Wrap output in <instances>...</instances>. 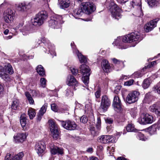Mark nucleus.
I'll use <instances>...</instances> for the list:
<instances>
[{
    "mask_svg": "<svg viewBox=\"0 0 160 160\" xmlns=\"http://www.w3.org/2000/svg\"><path fill=\"white\" fill-rule=\"evenodd\" d=\"M141 40V38L140 37L139 33L136 32L123 37L122 41L123 42L130 43L134 41H138L139 42Z\"/></svg>",
    "mask_w": 160,
    "mask_h": 160,
    "instance_id": "obj_4",
    "label": "nucleus"
},
{
    "mask_svg": "<svg viewBox=\"0 0 160 160\" xmlns=\"http://www.w3.org/2000/svg\"><path fill=\"white\" fill-rule=\"evenodd\" d=\"M153 91H157L158 94H160V86L159 87L155 86L153 88Z\"/></svg>",
    "mask_w": 160,
    "mask_h": 160,
    "instance_id": "obj_57",
    "label": "nucleus"
},
{
    "mask_svg": "<svg viewBox=\"0 0 160 160\" xmlns=\"http://www.w3.org/2000/svg\"><path fill=\"white\" fill-rule=\"evenodd\" d=\"M63 22L62 17L59 15H57L52 17L49 21V26L52 28H58Z\"/></svg>",
    "mask_w": 160,
    "mask_h": 160,
    "instance_id": "obj_6",
    "label": "nucleus"
},
{
    "mask_svg": "<svg viewBox=\"0 0 160 160\" xmlns=\"http://www.w3.org/2000/svg\"><path fill=\"white\" fill-rule=\"evenodd\" d=\"M28 114L30 119H32L35 116L36 113L35 110L32 108H29L28 111Z\"/></svg>",
    "mask_w": 160,
    "mask_h": 160,
    "instance_id": "obj_32",
    "label": "nucleus"
},
{
    "mask_svg": "<svg viewBox=\"0 0 160 160\" xmlns=\"http://www.w3.org/2000/svg\"><path fill=\"white\" fill-rule=\"evenodd\" d=\"M3 15V19L6 23H9L13 22L14 19L13 17L8 16L4 14Z\"/></svg>",
    "mask_w": 160,
    "mask_h": 160,
    "instance_id": "obj_31",
    "label": "nucleus"
},
{
    "mask_svg": "<svg viewBox=\"0 0 160 160\" xmlns=\"http://www.w3.org/2000/svg\"><path fill=\"white\" fill-rule=\"evenodd\" d=\"M81 9H78L75 14L80 16L81 14L83 12L89 14L96 10V6L92 2H86L82 3L81 6Z\"/></svg>",
    "mask_w": 160,
    "mask_h": 160,
    "instance_id": "obj_2",
    "label": "nucleus"
},
{
    "mask_svg": "<svg viewBox=\"0 0 160 160\" xmlns=\"http://www.w3.org/2000/svg\"><path fill=\"white\" fill-rule=\"evenodd\" d=\"M48 13L44 10L38 13L34 18L32 19L31 23H28L25 26L22 31V34L27 36L32 33L37 29V27L42 25L48 18Z\"/></svg>",
    "mask_w": 160,
    "mask_h": 160,
    "instance_id": "obj_1",
    "label": "nucleus"
},
{
    "mask_svg": "<svg viewBox=\"0 0 160 160\" xmlns=\"http://www.w3.org/2000/svg\"><path fill=\"white\" fill-rule=\"evenodd\" d=\"M29 5H26L24 3H21L18 5V9L20 11H24L29 9Z\"/></svg>",
    "mask_w": 160,
    "mask_h": 160,
    "instance_id": "obj_28",
    "label": "nucleus"
},
{
    "mask_svg": "<svg viewBox=\"0 0 160 160\" xmlns=\"http://www.w3.org/2000/svg\"><path fill=\"white\" fill-rule=\"evenodd\" d=\"M87 152L88 153H91L93 152V149L92 148H89L87 149Z\"/></svg>",
    "mask_w": 160,
    "mask_h": 160,
    "instance_id": "obj_60",
    "label": "nucleus"
},
{
    "mask_svg": "<svg viewBox=\"0 0 160 160\" xmlns=\"http://www.w3.org/2000/svg\"><path fill=\"white\" fill-rule=\"evenodd\" d=\"M126 130L128 132H136L137 131V130L134 128L133 125L132 124H128L126 127Z\"/></svg>",
    "mask_w": 160,
    "mask_h": 160,
    "instance_id": "obj_34",
    "label": "nucleus"
},
{
    "mask_svg": "<svg viewBox=\"0 0 160 160\" xmlns=\"http://www.w3.org/2000/svg\"><path fill=\"white\" fill-rule=\"evenodd\" d=\"M112 106L114 110L117 112H120L122 110V105L119 97L115 96L113 98Z\"/></svg>",
    "mask_w": 160,
    "mask_h": 160,
    "instance_id": "obj_11",
    "label": "nucleus"
},
{
    "mask_svg": "<svg viewBox=\"0 0 160 160\" xmlns=\"http://www.w3.org/2000/svg\"><path fill=\"white\" fill-rule=\"evenodd\" d=\"M25 95L29 101V103L30 104H33L34 103V101L29 93L28 92H25Z\"/></svg>",
    "mask_w": 160,
    "mask_h": 160,
    "instance_id": "obj_35",
    "label": "nucleus"
},
{
    "mask_svg": "<svg viewBox=\"0 0 160 160\" xmlns=\"http://www.w3.org/2000/svg\"><path fill=\"white\" fill-rule=\"evenodd\" d=\"M150 85V82L148 79H145L142 84V86L144 89L148 88Z\"/></svg>",
    "mask_w": 160,
    "mask_h": 160,
    "instance_id": "obj_38",
    "label": "nucleus"
},
{
    "mask_svg": "<svg viewBox=\"0 0 160 160\" xmlns=\"http://www.w3.org/2000/svg\"><path fill=\"white\" fill-rule=\"evenodd\" d=\"M148 5L151 7H155L159 4V2L157 0H146Z\"/></svg>",
    "mask_w": 160,
    "mask_h": 160,
    "instance_id": "obj_33",
    "label": "nucleus"
},
{
    "mask_svg": "<svg viewBox=\"0 0 160 160\" xmlns=\"http://www.w3.org/2000/svg\"><path fill=\"white\" fill-rule=\"evenodd\" d=\"M117 160H128L123 157H118L117 158Z\"/></svg>",
    "mask_w": 160,
    "mask_h": 160,
    "instance_id": "obj_61",
    "label": "nucleus"
},
{
    "mask_svg": "<svg viewBox=\"0 0 160 160\" xmlns=\"http://www.w3.org/2000/svg\"><path fill=\"white\" fill-rule=\"evenodd\" d=\"M27 115L25 114H22L20 117V122L22 128L24 130V128L27 124Z\"/></svg>",
    "mask_w": 160,
    "mask_h": 160,
    "instance_id": "obj_24",
    "label": "nucleus"
},
{
    "mask_svg": "<svg viewBox=\"0 0 160 160\" xmlns=\"http://www.w3.org/2000/svg\"><path fill=\"white\" fill-rule=\"evenodd\" d=\"M111 105L110 99L106 96L102 97L99 109L101 112H105L107 111Z\"/></svg>",
    "mask_w": 160,
    "mask_h": 160,
    "instance_id": "obj_7",
    "label": "nucleus"
},
{
    "mask_svg": "<svg viewBox=\"0 0 160 160\" xmlns=\"http://www.w3.org/2000/svg\"><path fill=\"white\" fill-rule=\"evenodd\" d=\"M80 68V72L82 73L83 75L82 80L85 85L87 86L89 82L90 69L88 66L84 64L81 65Z\"/></svg>",
    "mask_w": 160,
    "mask_h": 160,
    "instance_id": "obj_3",
    "label": "nucleus"
},
{
    "mask_svg": "<svg viewBox=\"0 0 160 160\" xmlns=\"http://www.w3.org/2000/svg\"><path fill=\"white\" fill-rule=\"evenodd\" d=\"M52 134V136L54 139H58L59 136V132L58 129V128H57L52 129V130H51Z\"/></svg>",
    "mask_w": 160,
    "mask_h": 160,
    "instance_id": "obj_26",
    "label": "nucleus"
},
{
    "mask_svg": "<svg viewBox=\"0 0 160 160\" xmlns=\"http://www.w3.org/2000/svg\"><path fill=\"white\" fill-rule=\"evenodd\" d=\"M41 85V86L43 88H44L45 86L46 80L44 78H42L40 80Z\"/></svg>",
    "mask_w": 160,
    "mask_h": 160,
    "instance_id": "obj_50",
    "label": "nucleus"
},
{
    "mask_svg": "<svg viewBox=\"0 0 160 160\" xmlns=\"http://www.w3.org/2000/svg\"><path fill=\"white\" fill-rule=\"evenodd\" d=\"M100 91H97L95 93L96 97L97 98H98L100 97Z\"/></svg>",
    "mask_w": 160,
    "mask_h": 160,
    "instance_id": "obj_59",
    "label": "nucleus"
},
{
    "mask_svg": "<svg viewBox=\"0 0 160 160\" xmlns=\"http://www.w3.org/2000/svg\"><path fill=\"white\" fill-rule=\"evenodd\" d=\"M37 116H38V118H37L38 120L39 121H40L41 120V119L42 118V115H41L40 114H39L38 113V114L37 115Z\"/></svg>",
    "mask_w": 160,
    "mask_h": 160,
    "instance_id": "obj_62",
    "label": "nucleus"
},
{
    "mask_svg": "<svg viewBox=\"0 0 160 160\" xmlns=\"http://www.w3.org/2000/svg\"><path fill=\"white\" fill-rule=\"evenodd\" d=\"M133 76L135 78H138L142 76V74L140 72H136L133 74Z\"/></svg>",
    "mask_w": 160,
    "mask_h": 160,
    "instance_id": "obj_53",
    "label": "nucleus"
},
{
    "mask_svg": "<svg viewBox=\"0 0 160 160\" xmlns=\"http://www.w3.org/2000/svg\"><path fill=\"white\" fill-rule=\"evenodd\" d=\"M41 41L43 43H45L46 47L49 49V52L52 54V52H54L55 47L53 44H52L46 38H45L41 39Z\"/></svg>",
    "mask_w": 160,
    "mask_h": 160,
    "instance_id": "obj_17",
    "label": "nucleus"
},
{
    "mask_svg": "<svg viewBox=\"0 0 160 160\" xmlns=\"http://www.w3.org/2000/svg\"><path fill=\"white\" fill-rule=\"evenodd\" d=\"M50 151L51 153L53 155H62L63 153V149L62 148L55 146L50 147Z\"/></svg>",
    "mask_w": 160,
    "mask_h": 160,
    "instance_id": "obj_18",
    "label": "nucleus"
},
{
    "mask_svg": "<svg viewBox=\"0 0 160 160\" xmlns=\"http://www.w3.org/2000/svg\"><path fill=\"white\" fill-rule=\"evenodd\" d=\"M120 38H117L113 42V43L116 45L118 46V48L122 49H126L128 47L127 46L124 45L123 43H119Z\"/></svg>",
    "mask_w": 160,
    "mask_h": 160,
    "instance_id": "obj_30",
    "label": "nucleus"
},
{
    "mask_svg": "<svg viewBox=\"0 0 160 160\" xmlns=\"http://www.w3.org/2000/svg\"><path fill=\"white\" fill-rule=\"evenodd\" d=\"M89 160H98V158L95 157H91Z\"/></svg>",
    "mask_w": 160,
    "mask_h": 160,
    "instance_id": "obj_64",
    "label": "nucleus"
},
{
    "mask_svg": "<svg viewBox=\"0 0 160 160\" xmlns=\"http://www.w3.org/2000/svg\"><path fill=\"white\" fill-rule=\"evenodd\" d=\"M13 138L16 142H22L26 138V135L24 133H18L16 136H14Z\"/></svg>",
    "mask_w": 160,
    "mask_h": 160,
    "instance_id": "obj_20",
    "label": "nucleus"
},
{
    "mask_svg": "<svg viewBox=\"0 0 160 160\" xmlns=\"http://www.w3.org/2000/svg\"><path fill=\"white\" fill-rule=\"evenodd\" d=\"M12 159L10 153H7L5 158V160H12Z\"/></svg>",
    "mask_w": 160,
    "mask_h": 160,
    "instance_id": "obj_56",
    "label": "nucleus"
},
{
    "mask_svg": "<svg viewBox=\"0 0 160 160\" xmlns=\"http://www.w3.org/2000/svg\"><path fill=\"white\" fill-rule=\"evenodd\" d=\"M51 108L52 110L55 112H57L58 110V108L55 103H52L51 104Z\"/></svg>",
    "mask_w": 160,
    "mask_h": 160,
    "instance_id": "obj_47",
    "label": "nucleus"
},
{
    "mask_svg": "<svg viewBox=\"0 0 160 160\" xmlns=\"http://www.w3.org/2000/svg\"><path fill=\"white\" fill-rule=\"evenodd\" d=\"M15 13V12L13 10L11 9H8L5 11L4 14L8 16L14 17Z\"/></svg>",
    "mask_w": 160,
    "mask_h": 160,
    "instance_id": "obj_37",
    "label": "nucleus"
},
{
    "mask_svg": "<svg viewBox=\"0 0 160 160\" xmlns=\"http://www.w3.org/2000/svg\"><path fill=\"white\" fill-rule=\"evenodd\" d=\"M140 93L137 91H133L130 92L127 96L126 100L127 102L129 104L134 103L138 99Z\"/></svg>",
    "mask_w": 160,
    "mask_h": 160,
    "instance_id": "obj_9",
    "label": "nucleus"
},
{
    "mask_svg": "<svg viewBox=\"0 0 160 160\" xmlns=\"http://www.w3.org/2000/svg\"><path fill=\"white\" fill-rule=\"evenodd\" d=\"M23 156L22 152L19 153L18 154L15 156L13 158L12 160H21Z\"/></svg>",
    "mask_w": 160,
    "mask_h": 160,
    "instance_id": "obj_39",
    "label": "nucleus"
},
{
    "mask_svg": "<svg viewBox=\"0 0 160 160\" xmlns=\"http://www.w3.org/2000/svg\"><path fill=\"white\" fill-rule=\"evenodd\" d=\"M45 148V144L43 141H39L37 142L35 146V149L39 155H40L43 152Z\"/></svg>",
    "mask_w": 160,
    "mask_h": 160,
    "instance_id": "obj_13",
    "label": "nucleus"
},
{
    "mask_svg": "<svg viewBox=\"0 0 160 160\" xmlns=\"http://www.w3.org/2000/svg\"><path fill=\"white\" fill-rule=\"evenodd\" d=\"M70 4V1L69 0H62L60 3V7L62 9L68 8Z\"/></svg>",
    "mask_w": 160,
    "mask_h": 160,
    "instance_id": "obj_23",
    "label": "nucleus"
},
{
    "mask_svg": "<svg viewBox=\"0 0 160 160\" xmlns=\"http://www.w3.org/2000/svg\"><path fill=\"white\" fill-rule=\"evenodd\" d=\"M137 136L138 138L140 140H142V141H145L147 139V138L145 137L144 135L140 132H138V133Z\"/></svg>",
    "mask_w": 160,
    "mask_h": 160,
    "instance_id": "obj_45",
    "label": "nucleus"
},
{
    "mask_svg": "<svg viewBox=\"0 0 160 160\" xmlns=\"http://www.w3.org/2000/svg\"><path fill=\"white\" fill-rule=\"evenodd\" d=\"M70 70L72 74L73 75L76 76L78 72V70L76 69L75 68H70Z\"/></svg>",
    "mask_w": 160,
    "mask_h": 160,
    "instance_id": "obj_51",
    "label": "nucleus"
},
{
    "mask_svg": "<svg viewBox=\"0 0 160 160\" xmlns=\"http://www.w3.org/2000/svg\"><path fill=\"white\" fill-rule=\"evenodd\" d=\"M66 83L68 85L72 86L71 87L73 89H75V87L78 85V82L76 79L71 75L68 76Z\"/></svg>",
    "mask_w": 160,
    "mask_h": 160,
    "instance_id": "obj_14",
    "label": "nucleus"
},
{
    "mask_svg": "<svg viewBox=\"0 0 160 160\" xmlns=\"http://www.w3.org/2000/svg\"><path fill=\"white\" fill-rule=\"evenodd\" d=\"M149 110L155 114L160 116V107L156 104H153L150 106Z\"/></svg>",
    "mask_w": 160,
    "mask_h": 160,
    "instance_id": "obj_21",
    "label": "nucleus"
},
{
    "mask_svg": "<svg viewBox=\"0 0 160 160\" xmlns=\"http://www.w3.org/2000/svg\"><path fill=\"white\" fill-rule=\"evenodd\" d=\"M100 142L103 143H113L114 142L115 139L111 136L102 135L100 137Z\"/></svg>",
    "mask_w": 160,
    "mask_h": 160,
    "instance_id": "obj_15",
    "label": "nucleus"
},
{
    "mask_svg": "<svg viewBox=\"0 0 160 160\" xmlns=\"http://www.w3.org/2000/svg\"><path fill=\"white\" fill-rule=\"evenodd\" d=\"M36 70L40 75L43 77L45 76L44 68L42 65H38L36 68Z\"/></svg>",
    "mask_w": 160,
    "mask_h": 160,
    "instance_id": "obj_25",
    "label": "nucleus"
},
{
    "mask_svg": "<svg viewBox=\"0 0 160 160\" xmlns=\"http://www.w3.org/2000/svg\"><path fill=\"white\" fill-rule=\"evenodd\" d=\"M134 82V80L131 79L128 81L125 82L124 83V85L125 86H129L132 85Z\"/></svg>",
    "mask_w": 160,
    "mask_h": 160,
    "instance_id": "obj_44",
    "label": "nucleus"
},
{
    "mask_svg": "<svg viewBox=\"0 0 160 160\" xmlns=\"http://www.w3.org/2000/svg\"><path fill=\"white\" fill-rule=\"evenodd\" d=\"M152 96L150 93H148L145 95V100H148L149 99L151 98Z\"/></svg>",
    "mask_w": 160,
    "mask_h": 160,
    "instance_id": "obj_55",
    "label": "nucleus"
},
{
    "mask_svg": "<svg viewBox=\"0 0 160 160\" xmlns=\"http://www.w3.org/2000/svg\"><path fill=\"white\" fill-rule=\"evenodd\" d=\"M3 68L7 73L10 74H12L13 73V71L12 70V68L10 64H7Z\"/></svg>",
    "mask_w": 160,
    "mask_h": 160,
    "instance_id": "obj_29",
    "label": "nucleus"
},
{
    "mask_svg": "<svg viewBox=\"0 0 160 160\" xmlns=\"http://www.w3.org/2000/svg\"><path fill=\"white\" fill-rule=\"evenodd\" d=\"M80 120L81 122H82L83 123H85L87 122L88 119L87 117L86 116L83 115L81 117Z\"/></svg>",
    "mask_w": 160,
    "mask_h": 160,
    "instance_id": "obj_48",
    "label": "nucleus"
},
{
    "mask_svg": "<svg viewBox=\"0 0 160 160\" xmlns=\"http://www.w3.org/2000/svg\"><path fill=\"white\" fill-rule=\"evenodd\" d=\"M61 124L65 129L69 130H74L77 127V125L74 121L70 120L61 121Z\"/></svg>",
    "mask_w": 160,
    "mask_h": 160,
    "instance_id": "obj_10",
    "label": "nucleus"
},
{
    "mask_svg": "<svg viewBox=\"0 0 160 160\" xmlns=\"http://www.w3.org/2000/svg\"><path fill=\"white\" fill-rule=\"evenodd\" d=\"M112 61L114 63L117 65H120L122 67L124 66V63L123 62L115 58L112 59Z\"/></svg>",
    "mask_w": 160,
    "mask_h": 160,
    "instance_id": "obj_41",
    "label": "nucleus"
},
{
    "mask_svg": "<svg viewBox=\"0 0 160 160\" xmlns=\"http://www.w3.org/2000/svg\"><path fill=\"white\" fill-rule=\"evenodd\" d=\"M110 10L113 18L115 19H119L121 17L122 10L121 8L114 2L110 3Z\"/></svg>",
    "mask_w": 160,
    "mask_h": 160,
    "instance_id": "obj_5",
    "label": "nucleus"
},
{
    "mask_svg": "<svg viewBox=\"0 0 160 160\" xmlns=\"http://www.w3.org/2000/svg\"><path fill=\"white\" fill-rule=\"evenodd\" d=\"M121 89V87L120 86H116L115 88V89L114 90V92L116 94H118V93L120 91Z\"/></svg>",
    "mask_w": 160,
    "mask_h": 160,
    "instance_id": "obj_58",
    "label": "nucleus"
},
{
    "mask_svg": "<svg viewBox=\"0 0 160 160\" xmlns=\"http://www.w3.org/2000/svg\"><path fill=\"white\" fill-rule=\"evenodd\" d=\"M72 89V87H69L67 88L65 91L66 95L67 96L69 95H72L73 93L71 91V89Z\"/></svg>",
    "mask_w": 160,
    "mask_h": 160,
    "instance_id": "obj_46",
    "label": "nucleus"
},
{
    "mask_svg": "<svg viewBox=\"0 0 160 160\" xmlns=\"http://www.w3.org/2000/svg\"><path fill=\"white\" fill-rule=\"evenodd\" d=\"M149 133L151 134H153L155 133L156 129L155 126H151L148 128Z\"/></svg>",
    "mask_w": 160,
    "mask_h": 160,
    "instance_id": "obj_43",
    "label": "nucleus"
},
{
    "mask_svg": "<svg viewBox=\"0 0 160 160\" xmlns=\"http://www.w3.org/2000/svg\"><path fill=\"white\" fill-rule=\"evenodd\" d=\"M101 124V118L100 117H98L97 118V121L96 123V126L98 129L100 128Z\"/></svg>",
    "mask_w": 160,
    "mask_h": 160,
    "instance_id": "obj_49",
    "label": "nucleus"
},
{
    "mask_svg": "<svg viewBox=\"0 0 160 160\" xmlns=\"http://www.w3.org/2000/svg\"><path fill=\"white\" fill-rule=\"evenodd\" d=\"M18 100H16L14 101L11 106V108L15 110L17 109V108L18 106Z\"/></svg>",
    "mask_w": 160,
    "mask_h": 160,
    "instance_id": "obj_42",
    "label": "nucleus"
},
{
    "mask_svg": "<svg viewBox=\"0 0 160 160\" xmlns=\"http://www.w3.org/2000/svg\"><path fill=\"white\" fill-rule=\"evenodd\" d=\"M128 1V0H118V2L120 3H125Z\"/></svg>",
    "mask_w": 160,
    "mask_h": 160,
    "instance_id": "obj_63",
    "label": "nucleus"
},
{
    "mask_svg": "<svg viewBox=\"0 0 160 160\" xmlns=\"http://www.w3.org/2000/svg\"><path fill=\"white\" fill-rule=\"evenodd\" d=\"M7 73L5 71L3 67L0 66V77L3 79L5 81L8 80L9 78L8 74H7Z\"/></svg>",
    "mask_w": 160,
    "mask_h": 160,
    "instance_id": "obj_22",
    "label": "nucleus"
},
{
    "mask_svg": "<svg viewBox=\"0 0 160 160\" xmlns=\"http://www.w3.org/2000/svg\"><path fill=\"white\" fill-rule=\"evenodd\" d=\"M153 117L148 114L142 113L138 119V122L142 124L151 123L153 121Z\"/></svg>",
    "mask_w": 160,
    "mask_h": 160,
    "instance_id": "obj_8",
    "label": "nucleus"
},
{
    "mask_svg": "<svg viewBox=\"0 0 160 160\" xmlns=\"http://www.w3.org/2000/svg\"><path fill=\"white\" fill-rule=\"evenodd\" d=\"M47 107V104H44L41 108L39 112V114L41 115H43L44 113L46 112V108Z\"/></svg>",
    "mask_w": 160,
    "mask_h": 160,
    "instance_id": "obj_40",
    "label": "nucleus"
},
{
    "mask_svg": "<svg viewBox=\"0 0 160 160\" xmlns=\"http://www.w3.org/2000/svg\"><path fill=\"white\" fill-rule=\"evenodd\" d=\"M159 20L158 18L155 19L146 24L144 27L145 31L148 32L152 30L156 26L157 22Z\"/></svg>",
    "mask_w": 160,
    "mask_h": 160,
    "instance_id": "obj_12",
    "label": "nucleus"
},
{
    "mask_svg": "<svg viewBox=\"0 0 160 160\" xmlns=\"http://www.w3.org/2000/svg\"><path fill=\"white\" fill-rule=\"evenodd\" d=\"M91 133L93 136L97 135L98 134V131H96L94 128H92L91 129Z\"/></svg>",
    "mask_w": 160,
    "mask_h": 160,
    "instance_id": "obj_52",
    "label": "nucleus"
},
{
    "mask_svg": "<svg viewBox=\"0 0 160 160\" xmlns=\"http://www.w3.org/2000/svg\"><path fill=\"white\" fill-rule=\"evenodd\" d=\"M101 66L103 70L105 72L108 73L110 72L111 70V67L108 61L106 59H103L101 62Z\"/></svg>",
    "mask_w": 160,
    "mask_h": 160,
    "instance_id": "obj_19",
    "label": "nucleus"
},
{
    "mask_svg": "<svg viewBox=\"0 0 160 160\" xmlns=\"http://www.w3.org/2000/svg\"><path fill=\"white\" fill-rule=\"evenodd\" d=\"M41 41L43 43H45L46 47L49 49V52L52 54V52H54L55 47L53 44H52L46 38H45L41 39Z\"/></svg>",
    "mask_w": 160,
    "mask_h": 160,
    "instance_id": "obj_16",
    "label": "nucleus"
},
{
    "mask_svg": "<svg viewBox=\"0 0 160 160\" xmlns=\"http://www.w3.org/2000/svg\"><path fill=\"white\" fill-rule=\"evenodd\" d=\"M76 53L77 54L81 63H85L87 62L86 58L79 52L78 50H76Z\"/></svg>",
    "mask_w": 160,
    "mask_h": 160,
    "instance_id": "obj_27",
    "label": "nucleus"
},
{
    "mask_svg": "<svg viewBox=\"0 0 160 160\" xmlns=\"http://www.w3.org/2000/svg\"><path fill=\"white\" fill-rule=\"evenodd\" d=\"M106 123L110 124L112 123L113 122V119L111 118H108L105 120Z\"/></svg>",
    "mask_w": 160,
    "mask_h": 160,
    "instance_id": "obj_54",
    "label": "nucleus"
},
{
    "mask_svg": "<svg viewBox=\"0 0 160 160\" xmlns=\"http://www.w3.org/2000/svg\"><path fill=\"white\" fill-rule=\"evenodd\" d=\"M48 123L51 130H52V129L58 128L57 125L53 120H49L48 121Z\"/></svg>",
    "mask_w": 160,
    "mask_h": 160,
    "instance_id": "obj_36",
    "label": "nucleus"
}]
</instances>
